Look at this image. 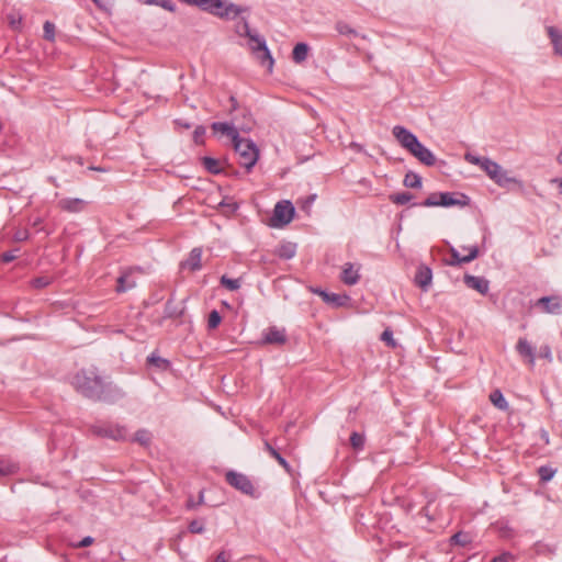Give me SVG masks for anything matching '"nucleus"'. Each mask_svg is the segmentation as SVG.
<instances>
[{
  "label": "nucleus",
  "instance_id": "nucleus-41",
  "mask_svg": "<svg viewBox=\"0 0 562 562\" xmlns=\"http://www.w3.org/2000/svg\"><path fill=\"white\" fill-rule=\"evenodd\" d=\"M221 321H222V317H221L220 313L216 310H213L209 314V319H207L209 328L210 329L216 328L220 325Z\"/></svg>",
  "mask_w": 562,
  "mask_h": 562
},
{
  "label": "nucleus",
  "instance_id": "nucleus-32",
  "mask_svg": "<svg viewBox=\"0 0 562 562\" xmlns=\"http://www.w3.org/2000/svg\"><path fill=\"white\" fill-rule=\"evenodd\" d=\"M414 195L411 192L393 193L389 196L390 201L397 205H404L413 200Z\"/></svg>",
  "mask_w": 562,
  "mask_h": 562
},
{
  "label": "nucleus",
  "instance_id": "nucleus-3",
  "mask_svg": "<svg viewBox=\"0 0 562 562\" xmlns=\"http://www.w3.org/2000/svg\"><path fill=\"white\" fill-rule=\"evenodd\" d=\"M237 32L239 33V35L241 36H247L251 44H250V48L252 52L257 53L258 55V58L261 59V63L265 65L266 61H268V65H269V68L272 67L273 65V58L267 47V44H266V41L263 37L259 36L257 33H254L247 21L246 20H243L238 26H237Z\"/></svg>",
  "mask_w": 562,
  "mask_h": 562
},
{
  "label": "nucleus",
  "instance_id": "nucleus-9",
  "mask_svg": "<svg viewBox=\"0 0 562 562\" xmlns=\"http://www.w3.org/2000/svg\"><path fill=\"white\" fill-rule=\"evenodd\" d=\"M482 169L487 173V176L496 182L501 187H505L510 182H515L514 178L508 177L507 171H505L502 166L497 162L487 158Z\"/></svg>",
  "mask_w": 562,
  "mask_h": 562
},
{
  "label": "nucleus",
  "instance_id": "nucleus-34",
  "mask_svg": "<svg viewBox=\"0 0 562 562\" xmlns=\"http://www.w3.org/2000/svg\"><path fill=\"white\" fill-rule=\"evenodd\" d=\"M220 283L229 291H237L241 286L240 279H231L226 274L221 277Z\"/></svg>",
  "mask_w": 562,
  "mask_h": 562
},
{
  "label": "nucleus",
  "instance_id": "nucleus-46",
  "mask_svg": "<svg viewBox=\"0 0 562 562\" xmlns=\"http://www.w3.org/2000/svg\"><path fill=\"white\" fill-rule=\"evenodd\" d=\"M381 339L389 346L395 347V341L393 339V333L391 329H385L381 335Z\"/></svg>",
  "mask_w": 562,
  "mask_h": 562
},
{
  "label": "nucleus",
  "instance_id": "nucleus-1",
  "mask_svg": "<svg viewBox=\"0 0 562 562\" xmlns=\"http://www.w3.org/2000/svg\"><path fill=\"white\" fill-rule=\"evenodd\" d=\"M71 384L87 398L93 401L105 400L104 392L106 384L95 368L81 369L71 381Z\"/></svg>",
  "mask_w": 562,
  "mask_h": 562
},
{
  "label": "nucleus",
  "instance_id": "nucleus-47",
  "mask_svg": "<svg viewBox=\"0 0 562 562\" xmlns=\"http://www.w3.org/2000/svg\"><path fill=\"white\" fill-rule=\"evenodd\" d=\"M539 357L544 358L551 362L552 361V352H551L550 346H548V345L541 346L539 349Z\"/></svg>",
  "mask_w": 562,
  "mask_h": 562
},
{
  "label": "nucleus",
  "instance_id": "nucleus-49",
  "mask_svg": "<svg viewBox=\"0 0 562 562\" xmlns=\"http://www.w3.org/2000/svg\"><path fill=\"white\" fill-rule=\"evenodd\" d=\"M204 501L203 492H200L198 502L194 501L192 497H190L187 502V508L188 509H194L198 505H201Z\"/></svg>",
  "mask_w": 562,
  "mask_h": 562
},
{
  "label": "nucleus",
  "instance_id": "nucleus-48",
  "mask_svg": "<svg viewBox=\"0 0 562 562\" xmlns=\"http://www.w3.org/2000/svg\"><path fill=\"white\" fill-rule=\"evenodd\" d=\"M18 250L19 249H14V250L3 252L1 255V261L4 263H9V262L13 261L18 257L16 256Z\"/></svg>",
  "mask_w": 562,
  "mask_h": 562
},
{
  "label": "nucleus",
  "instance_id": "nucleus-36",
  "mask_svg": "<svg viewBox=\"0 0 562 562\" xmlns=\"http://www.w3.org/2000/svg\"><path fill=\"white\" fill-rule=\"evenodd\" d=\"M335 29L340 35L356 36L358 34L355 29L344 21H338Z\"/></svg>",
  "mask_w": 562,
  "mask_h": 562
},
{
  "label": "nucleus",
  "instance_id": "nucleus-42",
  "mask_svg": "<svg viewBox=\"0 0 562 562\" xmlns=\"http://www.w3.org/2000/svg\"><path fill=\"white\" fill-rule=\"evenodd\" d=\"M439 193H431L426 200H424L419 205L425 207H434L440 206L439 203Z\"/></svg>",
  "mask_w": 562,
  "mask_h": 562
},
{
  "label": "nucleus",
  "instance_id": "nucleus-30",
  "mask_svg": "<svg viewBox=\"0 0 562 562\" xmlns=\"http://www.w3.org/2000/svg\"><path fill=\"white\" fill-rule=\"evenodd\" d=\"M319 295L327 303H331L335 306H341L345 303L346 296H341L336 293H327L326 291H319Z\"/></svg>",
  "mask_w": 562,
  "mask_h": 562
},
{
  "label": "nucleus",
  "instance_id": "nucleus-63",
  "mask_svg": "<svg viewBox=\"0 0 562 562\" xmlns=\"http://www.w3.org/2000/svg\"><path fill=\"white\" fill-rule=\"evenodd\" d=\"M312 291L319 295V291H323V290L322 289H313Z\"/></svg>",
  "mask_w": 562,
  "mask_h": 562
},
{
  "label": "nucleus",
  "instance_id": "nucleus-37",
  "mask_svg": "<svg viewBox=\"0 0 562 562\" xmlns=\"http://www.w3.org/2000/svg\"><path fill=\"white\" fill-rule=\"evenodd\" d=\"M146 4H156L159 5L170 12H173L176 9V4L172 0H142Z\"/></svg>",
  "mask_w": 562,
  "mask_h": 562
},
{
  "label": "nucleus",
  "instance_id": "nucleus-21",
  "mask_svg": "<svg viewBox=\"0 0 562 562\" xmlns=\"http://www.w3.org/2000/svg\"><path fill=\"white\" fill-rule=\"evenodd\" d=\"M136 285L135 280L132 278V273L130 271L123 272L117 278V284H116V292L117 293H124L131 289H133Z\"/></svg>",
  "mask_w": 562,
  "mask_h": 562
},
{
  "label": "nucleus",
  "instance_id": "nucleus-52",
  "mask_svg": "<svg viewBox=\"0 0 562 562\" xmlns=\"http://www.w3.org/2000/svg\"><path fill=\"white\" fill-rule=\"evenodd\" d=\"M93 542H94V539L90 536H87L80 542H78L75 547L86 548V547L91 546Z\"/></svg>",
  "mask_w": 562,
  "mask_h": 562
},
{
  "label": "nucleus",
  "instance_id": "nucleus-29",
  "mask_svg": "<svg viewBox=\"0 0 562 562\" xmlns=\"http://www.w3.org/2000/svg\"><path fill=\"white\" fill-rule=\"evenodd\" d=\"M403 184L406 188L419 189L422 188V177L413 171H408L405 175Z\"/></svg>",
  "mask_w": 562,
  "mask_h": 562
},
{
  "label": "nucleus",
  "instance_id": "nucleus-40",
  "mask_svg": "<svg viewBox=\"0 0 562 562\" xmlns=\"http://www.w3.org/2000/svg\"><path fill=\"white\" fill-rule=\"evenodd\" d=\"M147 361H148V363H150L155 367L161 368V369H166L169 366L168 360H166L159 356H156L154 353L147 358Z\"/></svg>",
  "mask_w": 562,
  "mask_h": 562
},
{
  "label": "nucleus",
  "instance_id": "nucleus-19",
  "mask_svg": "<svg viewBox=\"0 0 562 562\" xmlns=\"http://www.w3.org/2000/svg\"><path fill=\"white\" fill-rule=\"evenodd\" d=\"M58 204L64 211L77 213L83 210L86 202L81 199H63Z\"/></svg>",
  "mask_w": 562,
  "mask_h": 562
},
{
  "label": "nucleus",
  "instance_id": "nucleus-38",
  "mask_svg": "<svg viewBox=\"0 0 562 562\" xmlns=\"http://www.w3.org/2000/svg\"><path fill=\"white\" fill-rule=\"evenodd\" d=\"M150 439H151V435L148 430L146 429H139L136 431L135 436H134V441L140 443L142 446H147L149 445L150 442Z\"/></svg>",
  "mask_w": 562,
  "mask_h": 562
},
{
  "label": "nucleus",
  "instance_id": "nucleus-51",
  "mask_svg": "<svg viewBox=\"0 0 562 562\" xmlns=\"http://www.w3.org/2000/svg\"><path fill=\"white\" fill-rule=\"evenodd\" d=\"M48 279L44 277L36 278L32 281L33 286L36 289L45 288L46 285H48Z\"/></svg>",
  "mask_w": 562,
  "mask_h": 562
},
{
  "label": "nucleus",
  "instance_id": "nucleus-33",
  "mask_svg": "<svg viewBox=\"0 0 562 562\" xmlns=\"http://www.w3.org/2000/svg\"><path fill=\"white\" fill-rule=\"evenodd\" d=\"M19 467L10 460H0V476L14 474Z\"/></svg>",
  "mask_w": 562,
  "mask_h": 562
},
{
  "label": "nucleus",
  "instance_id": "nucleus-43",
  "mask_svg": "<svg viewBox=\"0 0 562 562\" xmlns=\"http://www.w3.org/2000/svg\"><path fill=\"white\" fill-rule=\"evenodd\" d=\"M44 37L48 41H53L55 36V25L54 23L46 21L43 26Z\"/></svg>",
  "mask_w": 562,
  "mask_h": 562
},
{
  "label": "nucleus",
  "instance_id": "nucleus-17",
  "mask_svg": "<svg viewBox=\"0 0 562 562\" xmlns=\"http://www.w3.org/2000/svg\"><path fill=\"white\" fill-rule=\"evenodd\" d=\"M359 270L360 266L356 267L351 262L345 263L340 277L341 281L347 285H355L360 279Z\"/></svg>",
  "mask_w": 562,
  "mask_h": 562
},
{
  "label": "nucleus",
  "instance_id": "nucleus-31",
  "mask_svg": "<svg viewBox=\"0 0 562 562\" xmlns=\"http://www.w3.org/2000/svg\"><path fill=\"white\" fill-rule=\"evenodd\" d=\"M451 544L467 547L472 542V537L468 532L459 531L450 538Z\"/></svg>",
  "mask_w": 562,
  "mask_h": 562
},
{
  "label": "nucleus",
  "instance_id": "nucleus-8",
  "mask_svg": "<svg viewBox=\"0 0 562 562\" xmlns=\"http://www.w3.org/2000/svg\"><path fill=\"white\" fill-rule=\"evenodd\" d=\"M92 432L99 437L110 438L113 440H125L126 429L123 426L114 425L111 423H103L94 425L91 428Z\"/></svg>",
  "mask_w": 562,
  "mask_h": 562
},
{
  "label": "nucleus",
  "instance_id": "nucleus-45",
  "mask_svg": "<svg viewBox=\"0 0 562 562\" xmlns=\"http://www.w3.org/2000/svg\"><path fill=\"white\" fill-rule=\"evenodd\" d=\"M465 160L472 165H476L482 168L483 165L485 164V160H487V157H479V156H474L472 154H467Z\"/></svg>",
  "mask_w": 562,
  "mask_h": 562
},
{
  "label": "nucleus",
  "instance_id": "nucleus-57",
  "mask_svg": "<svg viewBox=\"0 0 562 562\" xmlns=\"http://www.w3.org/2000/svg\"><path fill=\"white\" fill-rule=\"evenodd\" d=\"M552 181L558 183L559 187L562 189V178L561 179H553Z\"/></svg>",
  "mask_w": 562,
  "mask_h": 562
},
{
  "label": "nucleus",
  "instance_id": "nucleus-50",
  "mask_svg": "<svg viewBox=\"0 0 562 562\" xmlns=\"http://www.w3.org/2000/svg\"><path fill=\"white\" fill-rule=\"evenodd\" d=\"M8 21H9L10 26H11L13 30H18V29L20 27V25H21V21H22V19H21V16H16V15H14V14H10V15L8 16Z\"/></svg>",
  "mask_w": 562,
  "mask_h": 562
},
{
  "label": "nucleus",
  "instance_id": "nucleus-62",
  "mask_svg": "<svg viewBox=\"0 0 562 562\" xmlns=\"http://www.w3.org/2000/svg\"><path fill=\"white\" fill-rule=\"evenodd\" d=\"M558 161L559 164H562V151L558 155Z\"/></svg>",
  "mask_w": 562,
  "mask_h": 562
},
{
  "label": "nucleus",
  "instance_id": "nucleus-7",
  "mask_svg": "<svg viewBox=\"0 0 562 562\" xmlns=\"http://www.w3.org/2000/svg\"><path fill=\"white\" fill-rule=\"evenodd\" d=\"M226 482L235 490L251 497H258V493L251 480L244 473L229 470L225 474Z\"/></svg>",
  "mask_w": 562,
  "mask_h": 562
},
{
  "label": "nucleus",
  "instance_id": "nucleus-18",
  "mask_svg": "<svg viewBox=\"0 0 562 562\" xmlns=\"http://www.w3.org/2000/svg\"><path fill=\"white\" fill-rule=\"evenodd\" d=\"M286 341V335L284 329L277 327H269L263 335V342L270 345H283Z\"/></svg>",
  "mask_w": 562,
  "mask_h": 562
},
{
  "label": "nucleus",
  "instance_id": "nucleus-53",
  "mask_svg": "<svg viewBox=\"0 0 562 562\" xmlns=\"http://www.w3.org/2000/svg\"><path fill=\"white\" fill-rule=\"evenodd\" d=\"M229 558H231V553H229V552L221 551V552L215 557V562H227Z\"/></svg>",
  "mask_w": 562,
  "mask_h": 562
},
{
  "label": "nucleus",
  "instance_id": "nucleus-12",
  "mask_svg": "<svg viewBox=\"0 0 562 562\" xmlns=\"http://www.w3.org/2000/svg\"><path fill=\"white\" fill-rule=\"evenodd\" d=\"M440 206H467L470 203V198L460 192H439Z\"/></svg>",
  "mask_w": 562,
  "mask_h": 562
},
{
  "label": "nucleus",
  "instance_id": "nucleus-24",
  "mask_svg": "<svg viewBox=\"0 0 562 562\" xmlns=\"http://www.w3.org/2000/svg\"><path fill=\"white\" fill-rule=\"evenodd\" d=\"M276 254L281 259H292L296 254V245L290 241L283 243L277 248Z\"/></svg>",
  "mask_w": 562,
  "mask_h": 562
},
{
  "label": "nucleus",
  "instance_id": "nucleus-58",
  "mask_svg": "<svg viewBox=\"0 0 562 562\" xmlns=\"http://www.w3.org/2000/svg\"><path fill=\"white\" fill-rule=\"evenodd\" d=\"M429 505L425 506L423 508V513H425L426 516H428Z\"/></svg>",
  "mask_w": 562,
  "mask_h": 562
},
{
  "label": "nucleus",
  "instance_id": "nucleus-27",
  "mask_svg": "<svg viewBox=\"0 0 562 562\" xmlns=\"http://www.w3.org/2000/svg\"><path fill=\"white\" fill-rule=\"evenodd\" d=\"M490 401L492 404L497 407L501 411H507L508 409V403L505 400L503 393L499 390H494L490 394Z\"/></svg>",
  "mask_w": 562,
  "mask_h": 562
},
{
  "label": "nucleus",
  "instance_id": "nucleus-5",
  "mask_svg": "<svg viewBox=\"0 0 562 562\" xmlns=\"http://www.w3.org/2000/svg\"><path fill=\"white\" fill-rule=\"evenodd\" d=\"M255 125L252 119L248 117L247 122L239 123V117L237 115L232 116V122H214L211 127L214 132L222 133L232 138V140H236L239 137L238 132H250Z\"/></svg>",
  "mask_w": 562,
  "mask_h": 562
},
{
  "label": "nucleus",
  "instance_id": "nucleus-59",
  "mask_svg": "<svg viewBox=\"0 0 562 562\" xmlns=\"http://www.w3.org/2000/svg\"><path fill=\"white\" fill-rule=\"evenodd\" d=\"M98 7H102L103 3L101 0H92Z\"/></svg>",
  "mask_w": 562,
  "mask_h": 562
},
{
  "label": "nucleus",
  "instance_id": "nucleus-56",
  "mask_svg": "<svg viewBox=\"0 0 562 562\" xmlns=\"http://www.w3.org/2000/svg\"><path fill=\"white\" fill-rule=\"evenodd\" d=\"M15 238H16L18 240H23V239H25V238H26V235H25V234H16Z\"/></svg>",
  "mask_w": 562,
  "mask_h": 562
},
{
  "label": "nucleus",
  "instance_id": "nucleus-25",
  "mask_svg": "<svg viewBox=\"0 0 562 562\" xmlns=\"http://www.w3.org/2000/svg\"><path fill=\"white\" fill-rule=\"evenodd\" d=\"M547 31L554 46L555 53L562 56V32L557 30L554 26H549Z\"/></svg>",
  "mask_w": 562,
  "mask_h": 562
},
{
  "label": "nucleus",
  "instance_id": "nucleus-20",
  "mask_svg": "<svg viewBox=\"0 0 562 562\" xmlns=\"http://www.w3.org/2000/svg\"><path fill=\"white\" fill-rule=\"evenodd\" d=\"M201 258H202V249L201 248H193L188 259L183 262L184 267H188L191 271L200 270L201 265Z\"/></svg>",
  "mask_w": 562,
  "mask_h": 562
},
{
  "label": "nucleus",
  "instance_id": "nucleus-26",
  "mask_svg": "<svg viewBox=\"0 0 562 562\" xmlns=\"http://www.w3.org/2000/svg\"><path fill=\"white\" fill-rule=\"evenodd\" d=\"M202 165L210 173L213 175H218L223 171L221 161L212 157H203Z\"/></svg>",
  "mask_w": 562,
  "mask_h": 562
},
{
  "label": "nucleus",
  "instance_id": "nucleus-10",
  "mask_svg": "<svg viewBox=\"0 0 562 562\" xmlns=\"http://www.w3.org/2000/svg\"><path fill=\"white\" fill-rule=\"evenodd\" d=\"M294 207L290 201L278 202L273 210L272 222L274 226L289 224L294 215Z\"/></svg>",
  "mask_w": 562,
  "mask_h": 562
},
{
  "label": "nucleus",
  "instance_id": "nucleus-4",
  "mask_svg": "<svg viewBox=\"0 0 562 562\" xmlns=\"http://www.w3.org/2000/svg\"><path fill=\"white\" fill-rule=\"evenodd\" d=\"M234 149L238 155V162L240 166L250 171L259 159V149L257 145L249 138L238 137L233 142Z\"/></svg>",
  "mask_w": 562,
  "mask_h": 562
},
{
  "label": "nucleus",
  "instance_id": "nucleus-28",
  "mask_svg": "<svg viewBox=\"0 0 562 562\" xmlns=\"http://www.w3.org/2000/svg\"><path fill=\"white\" fill-rule=\"evenodd\" d=\"M308 46L305 43H297L292 52V58L295 63H302L306 59Z\"/></svg>",
  "mask_w": 562,
  "mask_h": 562
},
{
  "label": "nucleus",
  "instance_id": "nucleus-60",
  "mask_svg": "<svg viewBox=\"0 0 562 562\" xmlns=\"http://www.w3.org/2000/svg\"><path fill=\"white\" fill-rule=\"evenodd\" d=\"M89 169L91 170H98V171H104L103 168H100V167H90Z\"/></svg>",
  "mask_w": 562,
  "mask_h": 562
},
{
  "label": "nucleus",
  "instance_id": "nucleus-6",
  "mask_svg": "<svg viewBox=\"0 0 562 562\" xmlns=\"http://www.w3.org/2000/svg\"><path fill=\"white\" fill-rule=\"evenodd\" d=\"M204 11L222 19H235L241 13V8L226 0H210Z\"/></svg>",
  "mask_w": 562,
  "mask_h": 562
},
{
  "label": "nucleus",
  "instance_id": "nucleus-22",
  "mask_svg": "<svg viewBox=\"0 0 562 562\" xmlns=\"http://www.w3.org/2000/svg\"><path fill=\"white\" fill-rule=\"evenodd\" d=\"M265 450L277 460V462L288 472L291 473V465L289 462L280 454V452L268 441H263Z\"/></svg>",
  "mask_w": 562,
  "mask_h": 562
},
{
  "label": "nucleus",
  "instance_id": "nucleus-15",
  "mask_svg": "<svg viewBox=\"0 0 562 562\" xmlns=\"http://www.w3.org/2000/svg\"><path fill=\"white\" fill-rule=\"evenodd\" d=\"M463 282L469 289L475 290L483 295H485L490 289L488 280L483 277H475L467 273L463 277Z\"/></svg>",
  "mask_w": 562,
  "mask_h": 562
},
{
  "label": "nucleus",
  "instance_id": "nucleus-13",
  "mask_svg": "<svg viewBox=\"0 0 562 562\" xmlns=\"http://www.w3.org/2000/svg\"><path fill=\"white\" fill-rule=\"evenodd\" d=\"M463 249L469 250V254L467 256H461L456 248L451 247L450 248L451 259L446 261L447 265L451 266V267H458V266H461L462 263H468V262L473 261L479 256L477 246H471L469 248L463 247Z\"/></svg>",
  "mask_w": 562,
  "mask_h": 562
},
{
  "label": "nucleus",
  "instance_id": "nucleus-35",
  "mask_svg": "<svg viewBox=\"0 0 562 562\" xmlns=\"http://www.w3.org/2000/svg\"><path fill=\"white\" fill-rule=\"evenodd\" d=\"M555 473H557V470L549 465H542L538 469L539 477H540L541 482H544V483L551 481Z\"/></svg>",
  "mask_w": 562,
  "mask_h": 562
},
{
  "label": "nucleus",
  "instance_id": "nucleus-54",
  "mask_svg": "<svg viewBox=\"0 0 562 562\" xmlns=\"http://www.w3.org/2000/svg\"><path fill=\"white\" fill-rule=\"evenodd\" d=\"M205 134V128L203 126H198L194 130V140L199 142L200 138H202Z\"/></svg>",
  "mask_w": 562,
  "mask_h": 562
},
{
  "label": "nucleus",
  "instance_id": "nucleus-44",
  "mask_svg": "<svg viewBox=\"0 0 562 562\" xmlns=\"http://www.w3.org/2000/svg\"><path fill=\"white\" fill-rule=\"evenodd\" d=\"M189 531L191 533H202L204 531V522L202 520H192L189 524Z\"/></svg>",
  "mask_w": 562,
  "mask_h": 562
},
{
  "label": "nucleus",
  "instance_id": "nucleus-39",
  "mask_svg": "<svg viewBox=\"0 0 562 562\" xmlns=\"http://www.w3.org/2000/svg\"><path fill=\"white\" fill-rule=\"evenodd\" d=\"M350 445L356 450H362L364 446V437L363 435L353 431L350 436Z\"/></svg>",
  "mask_w": 562,
  "mask_h": 562
},
{
  "label": "nucleus",
  "instance_id": "nucleus-2",
  "mask_svg": "<svg viewBox=\"0 0 562 562\" xmlns=\"http://www.w3.org/2000/svg\"><path fill=\"white\" fill-rule=\"evenodd\" d=\"M393 136L412 156L420 164L431 167L436 164L435 155L425 147L411 131L404 126L396 125L393 127Z\"/></svg>",
  "mask_w": 562,
  "mask_h": 562
},
{
  "label": "nucleus",
  "instance_id": "nucleus-23",
  "mask_svg": "<svg viewBox=\"0 0 562 562\" xmlns=\"http://www.w3.org/2000/svg\"><path fill=\"white\" fill-rule=\"evenodd\" d=\"M229 102H231L229 114L232 116L233 115H237L239 117V123L247 122L248 117L252 119L247 109H245V108L240 109L239 108L238 102L235 99V97L231 95L229 97Z\"/></svg>",
  "mask_w": 562,
  "mask_h": 562
},
{
  "label": "nucleus",
  "instance_id": "nucleus-16",
  "mask_svg": "<svg viewBox=\"0 0 562 562\" xmlns=\"http://www.w3.org/2000/svg\"><path fill=\"white\" fill-rule=\"evenodd\" d=\"M432 281V271L429 267L420 265L415 274V283L423 291H427Z\"/></svg>",
  "mask_w": 562,
  "mask_h": 562
},
{
  "label": "nucleus",
  "instance_id": "nucleus-11",
  "mask_svg": "<svg viewBox=\"0 0 562 562\" xmlns=\"http://www.w3.org/2000/svg\"><path fill=\"white\" fill-rule=\"evenodd\" d=\"M535 307L547 314H560L562 310V300L558 295L542 296L535 302Z\"/></svg>",
  "mask_w": 562,
  "mask_h": 562
},
{
  "label": "nucleus",
  "instance_id": "nucleus-55",
  "mask_svg": "<svg viewBox=\"0 0 562 562\" xmlns=\"http://www.w3.org/2000/svg\"><path fill=\"white\" fill-rule=\"evenodd\" d=\"M508 554H503L494 558L491 562H507Z\"/></svg>",
  "mask_w": 562,
  "mask_h": 562
},
{
  "label": "nucleus",
  "instance_id": "nucleus-14",
  "mask_svg": "<svg viewBox=\"0 0 562 562\" xmlns=\"http://www.w3.org/2000/svg\"><path fill=\"white\" fill-rule=\"evenodd\" d=\"M517 353L533 368L536 363V348L524 337H520L515 346Z\"/></svg>",
  "mask_w": 562,
  "mask_h": 562
},
{
  "label": "nucleus",
  "instance_id": "nucleus-61",
  "mask_svg": "<svg viewBox=\"0 0 562 562\" xmlns=\"http://www.w3.org/2000/svg\"><path fill=\"white\" fill-rule=\"evenodd\" d=\"M314 200H315V195H311V196H308V201H307V202H308V203H313V202H314Z\"/></svg>",
  "mask_w": 562,
  "mask_h": 562
}]
</instances>
